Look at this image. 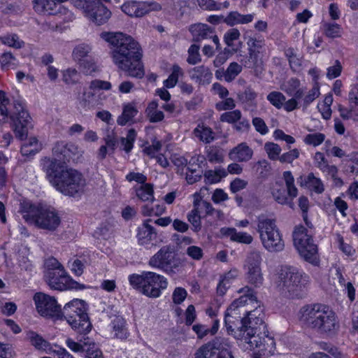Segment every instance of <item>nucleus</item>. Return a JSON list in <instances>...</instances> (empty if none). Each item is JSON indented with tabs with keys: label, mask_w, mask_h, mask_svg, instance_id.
Wrapping results in <instances>:
<instances>
[{
	"label": "nucleus",
	"mask_w": 358,
	"mask_h": 358,
	"mask_svg": "<svg viewBox=\"0 0 358 358\" xmlns=\"http://www.w3.org/2000/svg\"><path fill=\"white\" fill-rule=\"evenodd\" d=\"M241 36L238 29L232 28L229 29L224 35V41L228 47H235L234 41H237Z\"/></svg>",
	"instance_id": "4d7b16f0"
},
{
	"label": "nucleus",
	"mask_w": 358,
	"mask_h": 358,
	"mask_svg": "<svg viewBox=\"0 0 358 358\" xmlns=\"http://www.w3.org/2000/svg\"><path fill=\"white\" fill-rule=\"evenodd\" d=\"M305 182L307 187L317 194H322L324 191V187L322 180L316 178L313 173L308 175Z\"/></svg>",
	"instance_id": "ea45409f"
},
{
	"label": "nucleus",
	"mask_w": 358,
	"mask_h": 358,
	"mask_svg": "<svg viewBox=\"0 0 358 358\" xmlns=\"http://www.w3.org/2000/svg\"><path fill=\"white\" fill-rule=\"evenodd\" d=\"M149 265L162 269L167 273H174V268L178 266V262L173 248L166 245L150 259Z\"/></svg>",
	"instance_id": "ddd939ff"
},
{
	"label": "nucleus",
	"mask_w": 358,
	"mask_h": 358,
	"mask_svg": "<svg viewBox=\"0 0 358 358\" xmlns=\"http://www.w3.org/2000/svg\"><path fill=\"white\" fill-rule=\"evenodd\" d=\"M0 66L2 71H6L17 67V59L10 52L0 55Z\"/></svg>",
	"instance_id": "c9c22d12"
},
{
	"label": "nucleus",
	"mask_w": 358,
	"mask_h": 358,
	"mask_svg": "<svg viewBox=\"0 0 358 358\" xmlns=\"http://www.w3.org/2000/svg\"><path fill=\"white\" fill-rule=\"evenodd\" d=\"M242 66L237 62H231L226 71L222 70L224 80L227 82H231L241 72Z\"/></svg>",
	"instance_id": "a18cd8bd"
},
{
	"label": "nucleus",
	"mask_w": 358,
	"mask_h": 358,
	"mask_svg": "<svg viewBox=\"0 0 358 358\" xmlns=\"http://www.w3.org/2000/svg\"><path fill=\"white\" fill-rule=\"evenodd\" d=\"M194 358H234V356L227 340L216 337L199 347Z\"/></svg>",
	"instance_id": "9d476101"
},
{
	"label": "nucleus",
	"mask_w": 358,
	"mask_h": 358,
	"mask_svg": "<svg viewBox=\"0 0 358 358\" xmlns=\"http://www.w3.org/2000/svg\"><path fill=\"white\" fill-rule=\"evenodd\" d=\"M34 301L41 315L56 319L61 317V308L54 297L38 292L34 294Z\"/></svg>",
	"instance_id": "4468645a"
},
{
	"label": "nucleus",
	"mask_w": 358,
	"mask_h": 358,
	"mask_svg": "<svg viewBox=\"0 0 358 358\" xmlns=\"http://www.w3.org/2000/svg\"><path fill=\"white\" fill-rule=\"evenodd\" d=\"M300 320L320 334L331 335L339 327L335 312L322 303L306 305L300 310Z\"/></svg>",
	"instance_id": "20e7f679"
},
{
	"label": "nucleus",
	"mask_w": 358,
	"mask_h": 358,
	"mask_svg": "<svg viewBox=\"0 0 358 358\" xmlns=\"http://www.w3.org/2000/svg\"><path fill=\"white\" fill-rule=\"evenodd\" d=\"M245 278L248 283L259 287L263 285L264 277L262 272V268H245Z\"/></svg>",
	"instance_id": "2f4dec72"
},
{
	"label": "nucleus",
	"mask_w": 358,
	"mask_h": 358,
	"mask_svg": "<svg viewBox=\"0 0 358 358\" xmlns=\"http://www.w3.org/2000/svg\"><path fill=\"white\" fill-rule=\"evenodd\" d=\"M299 150L294 148L289 152H285L280 155L279 161L281 163H292L294 160L299 157Z\"/></svg>",
	"instance_id": "338daca9"
},
{
	"label": "nucleus",
	"mask_w": 358,
	"mask_h": 358,
	"mask_svg": "<svg viewBox=\"0 0 358 358\" xmlns=\"http://www.w3.org/2000/svg\"><path fill=\"white\" fill-rule=\"evenodd\" d=\"M255 14L242 15L237 11L230 12L224 19V22L233 27L237 24H245L253 21Z\"/></svg>",
	"instance_id": "a878e982"
},
{
	"label": "nucleus",
	"mask_w": 358,
	"mask_h": 358,
	"mask_svg": "<svg viewBox=\"0 0 358 358\" xmlns=\"http://www.w3.org/2000/svg\"><path fill=\"white\" fill-rule=\"evenodd\" d=\"M34 10L40 14L54 15L56 13V6L52 0H34Z\"/></svg>",
	"instance_id": "c756f323"
},
{
	"label": "nucleus",
	"mask_w": 358,
	"mask_h": 358,
	"mask_svg": "<svg viewBox=\"0 0 358 358\" xmlns=\"http://www.w3.org/2000/svg\"><path fill=\"white\" fill-rule=\"evenodd\" d=\"M28 338L33 346L38 350H44L48 353L52 352V347L50 343L45 340L41 336L34 331H29L28 333ZM55 350H52L54 352Z\"/></svg>",
	"instance_id": "c85d7f7f"
},
{
	"label": "nucleus",
	"mask_w": 358,
	"mask_h": 358,
	"mask_svg": "<svg viewBox=\"0 0 358 358\" xmlns=\"http://www.w3.org/2000/svg\"><path fill=\"white\" fill-rule=\"evenodd\" d=\"M238 293L242 294V295L230 304L225 312V315L241 316L242 314H246L247 316L248 313L250 312L244 309L247 302L248 301L250 302H257L255 293L250 287L245 286L238 290Z\"/></svg>",
	"instance_id": "2eb2a0df"
},
{
	"label": "nucleus",
	"mask_w": 358,
	"mask_h": 358,
	"mask_svg": "<svg viewBox=\"0 0 358 358\" xmlns=\"http://www.w3.org/2000/svg\"><path fill=\"white\" fill-rule=\"evenodd\" d=\"M67 346L73 352H85V349H87L90 342L87 340V341H81L80 343L75 342L71 338H68L66 341Z\"/></svg>",
	"instance_id": "0e129e2a"
},
{
	"label": "nucleus",
	"mask_w": 358,
	"mask_h": 358,
	"mask_svg": "<svg viewBox=\"0 0 358 358\" xmlns=\"http://www.w3.org/2000/svg\"><path fill=\"white\" fill-rule=\"evenodd\" d=\"M98 96V92L89 87L79 97V103L84 108L90 109L94 108L99 103Z\"/></svg>",
	"instance_id": "cd10ccee"
},
{
	"label": "nucleus",
	"mask_w": 358,
	"mask_h": 358,
	"mask_svg": "<svg viewBox=\"0 0 358 358\" xmlns=\"http://www.w3.org/2000/svg\"><path fill=\"white\" fill-rule=\"evenodd\" d=\"M264 315L261 308H257L249 313V325L238 338L246 344V350L259 348L264 355L274 354L275 343L273 337L266 334V326L264 321Z\"/></svg>",
	"instance_id": "f03ea898"
},
{
	"label": "nucleus",
	"mask_w": 358,
	"mask_h": 358,
	"mask_svg": "<svg viewBox=\"0 0 358 358\" xmlns=\"http://www.w3.org/2000/svg\"><path fill=\"white\" fill-rule=\"evenodd\" d=\"M113 329L115 336L117 338L124 339L127 337V331L125 327V320L122 317H116L113 320Z\"/></svg>",
	"instance_id": "a19ab883"
},
{
	"label": "nucleus",
	"mask_w": 358,
	"mask_h": 358,
	"mask_svg": "<svg viewBox=\"0 0 358 358\" xmlns=\"http://www.w3.org/2000/svg\"><path fill=\"white\" fill-rule=\"evenodd\" d=\"M283 179L285 180L287 194L292 198H295L298 194V189L294 185V178L289 171L283 173Z\"/></svg>",
	"instance_id": "37998d69"
},
{
	"label": "nucleus",
	"mask_w": 358,
	"mask_h": 358,
	"mask_svg": "<svg viewBox=\"0 0 358 358\" xmlns=\"http://www.w3.org/2000/svg\"><path fill=\"white\" fill-rule=\"evenodd\" d=\"M264 150L270 159H280L281 148L280 147L279 145L272 142H267L264 144Z\"/></svg>",
	"instance_id": "3c124183"
},
{
	"label": "nucleus",
	"mask_w": 358,
	"mask_h": 358,
	"mask_svg": "<svg viewBox=\"0 0 358 358\" xmlns=\"http://www.w3.org/2000/svg\"><path fill=\"white\" fill-rule=\"evenodd\" d=\"M247 44L249 50L263 52L265 47V40L262 36L255 35L248 38Z\"/></svg>",
	"instance_id": "09e8293b"
},
{
	"label": "nucleus",
	"mask_w": 358,
	"mask_h": 358,
	"mask_svg": "<svg viewBox=\"0 0 358 358\" xmlns=\"http://www.w3.org/2000/svg\"><path fill=\"white\" fill-rule=\"evenodd\" d=\"M189 74L192 80L201 85L209 84L213 78L210 69L204 65L194 67Z\"/></svg>",
	"instance_id": "b1692460"
},
{
	"label": "nucleus",
	"mask_w": 358,
	"mask_h": 358,
	"mask_svg": "<svg viewBox=\"0 0 358 358\" xmlns=\"http://www.w3.org/2000/svg\"><path fill=\"white\" fill-rule=\"evenodd\" d=\"M137 108L131 103H128L123 107L122 113L118 117L117 122L119 125L124 126L129 122H133V118L138 114Z\"/></svg>",
	"instance_id": "7c9ffc66"
},
{
	"label": "nucleus",
	"mask_w": 358,
	"mask_h": 358,
	"mask_svg": "<svg viewBox=\"0 0 358 358\" xmlns=\"http://www.w3.org/2000/svg\"><path fill=\"white\" fill-rule=\"evenodd\" d=\"M189 31L192 35L193 41L195 42L211 38L215 32L214 28L203 23L192 24L189 27Z\"/></svg>",
	"instance_id": "412c9836"
},
{
	"label": "nucleus",
	"mask_w": 358,
	"mask_h": 358,
	"mask_svg": "<svg viewBox=\"0 0 358 358\" xmlns=\"http://www.w3.org/2000/svg\"><path fill=\"white\" fill-rule=\"evenodd\" d=\"M252 155V150L245 143H241L231 150L229 157L234 161L242 162L249 161Z\"/></svg>",
	"instance_id": "393cba45"
},
{
	"label": "nucleus",
	"mask_w": 358,
	"mask_h": 358,
	"mask_svg": "<svg viewBox=\"0 0 358 358\" xmlns=\"http://www.w3.org/2000/svg\"><path fill=\"white\" fill-rule=\"evenodd\" d=\"M200 46L196 44H192L188 49V57L187 62L192 65H195L201 61V57L199 53Z\"/></svg>",
	"instance_id": "603ef678"
},
{
	"label": "nucleus",
	"mask_w": 358,
	"mask_h": 358,
	"mask_svg": "<svg viewBox=\"0 0 358 358\" xmlns=\"http://www.w3.org/2000/svg\"><path fill=\"white\" fill-rule=\"evenodd\" d=\"M80 78V73L76 69L69 68L62 72V80L66 85L76 84L78 83Z\"/></svg>",
	"instance_id": "8fccbe9b"
},
{
	"label": "nucleus",
	"mask_w": 358,
	"mask_h": 358,
	"mask_svg": "<svg viewBox=\"0 0 358 358\" xmlns=\"http://www.w3.org/2000/svg\"><path fill=\"white\" fill-rule=\"evenodd\" d=\"M19 213L27 223L50 231H55L61 223L60 217L55 210L29 201L20 203Z\"/></svg>",
	"instance_id": "39448f33"
},
{
	"label": "nucleus",
	"mask_w": 358,
	"mask_h": 358,
	"mask_svg": "<svg viewBox=\"0 0 358 358\" xmlns=\"http://www.w3.org/2000/svg\"><path fill=\"white\" fill-rule=\"evenodd\" d=\"M242 114L241 110H234L229 112H225L220 115V121L235 124L238 120L241 119Z\"/></svg>",
	"instance_id": "864d4df0"
},
{
	"label": "nucleus",
	"mask_w": 358,
	"mask_h": 358,
	"mask_svg": "<svg viewBox=\"0 0 358 358\" xmlns=\"http://www.w3.org/2000/svg\"><path fill=\"white\" fill-rule=\"evenodd\" d=\"M257 230L259 234L260 240H263L267 236L271 235L273 233L279 231L275 220L260 215L257 217Z\"/></svg>",
	"instance_id": "aec40b11"
},
{
	"label": "nucleus",
	"mask_w": 358,
	"mask_h": 358,
	"mask_svg": "<svg viewBox=\"0 0 358 358\" xmlns=\"http://www.w3.org/2000/svg\"><path fill=\"white\" fill-rule=\"evenodd\" d=\"M77 152L78 148L75 144L65 141H58L52 148V153L58 159H54L53 161L62 162L64 164L65 161L69 162Z\"/></svg>",
	"instance_id": "6ab92c4d"
},
{
	"label": "nucleus",
	"mask_w": 358,
	"mask_h": 358,
	"mask_svg": "<svg viewBox=\"0 0 358 358\" xmlns=\"http://www.w3.org/2000/svg\"><path fill=\"white\" fill-rule=\"evenodd\" d=\"M162 8V6L157 2L136 1L125 2L121 6L122 11L131 17H141L150 11H158Z\"/></svg>",
	"instance_id": "dca6fc26"
},
{
	"label": "nucleus",
	"mask_w": 358,
	"mask_h": 358,
	"mask_svg": "<svg viewBox=\"0 0 358 358\" xmlns=\"http://www.w3.org/2000/svg\"><path fill=\"white\" fill-rule=\"evenodd\" d=\"M193 0H164V9L178 12L181 15L185 13V9L189 6Z\"/></svg>",
	"instance_id": "473e14b6"
},
{
	"label": "nucleus",
	"mask_w": 358,
	"mask_h": 358,
	"mask_svg": "<svg viewBox=\"0 0 358 358\" xmlns=\"http://www.w3.org/2000/svg\"><path fill=\"white\" fill-rule=\"evenodd\" d=\"M129 279L135 289L150 298L159 297L168 285L166 278L151 271H143L141 275L132 274Z\"/></svg>",
	"instance_id": "6e6552de"
},
{
	"label": "nucleus",
	"mask_w": 358,
	"mask_h": 358,
	"mask_svg": "<svg viewBox=\"0 0 358 358\" xmlns=\"http://www.w3.org/2000/svg\"><path fill=\"white\" fill-rule=\"evenodd\" d=\"M136 137V132L134 129H130L128 131L127 137L121 138V143L124 146V150L129 153L133 148L134 142Z\"/></svg>",
	"instance_id": "5fc2aeb1"
},
{
	"label": "nucleus",
	"mask_w": 358,
	"mask_h": 358,
	"mask_svg": "<svg viewBox=\"0 0 358 358\" xmlns=\"http://www.w3.org/2000/svg\"><path fill=\"white\" fill-rule=\"evenodd\" d=\"M200 213L201 210H199V206L194 205L193 209L187 214V220L192 225V230L194 232H198L201 229Z\"/></svg>",
	"instance_id": "79ce46f5"
},
{
	"label": "nucleus",
	"mask_w": 358,
	"mask_h": 358,
	"mask_svg": "<svg viewBox=\"0 0 358 358\" xmlns=\"http://www.w3.org/2000/svg\"><path fill=\"white\" fill-rule=\"evenodd\" d=\"M45 280L52 289L64 291L66 289H83L85 285L80 284L69 276L64 268L56 272H45Z\"/></svg>",
	"instance_id": "f8f14e48"
},
{
	"label": "nucleus",
	"mask_w": 358,
	"mask_h": 358,
	"mask_svg": "<svg viewBox=\"0 0 358 358\" xmlns=\"http://www.w3.org/2000/svg\"><path fill=\"white\" fill-rule=\"evenodd\" d=\"M101 37L109 43L110 56L118 69L131 77L144 76L142 50L136 40L122 32H103Z\"/></svg>",
	"instance_id": "f257e3e1"
},
{
	"label": "nucleus",
	"mask_w": 358,
	"mask_h": 358,
	"mask_svg": "<svg viewBox=\"0 0 358 358\" xmlns=\"http://www.w3.org/2000/svg\"><path fill=\"white\" fill-rule=\"evenodd\" d=\"M220 232L222 236L229 237L230 240L234 242L248 245L253 241L250 234L246 232L237 231L235 228L222 227Z\"/></svg>",
	"instance_id": "4be33fe9"
},
{
	"label": "nucleus",
	"mask_w": 358,
	"mask_h": 358,
	"mask_svg": "<svg viewBox=\"0 0 358 358\" xmlns=\"http://www.w3.org/2000/svg\"><path fill=\"white\" fill-rule=\"evenodd\" d=\"M324 29L326 36L329 38H336L341 36V27L336 23H325Z\"/></svg>",
	"instance_id": "052dcab7"
},
{
	"label": "nucleus",
	"mask_w": 358,
	"mask_h": 358,
	"mask_svg": "<svg viewBox=\"0 0 358 358\" xmlns=\"http://www.w3.org/2000/svg\"><path fill=\"white\" fill-rule=\"evenodd\" d=\"M267 99L273 106L279 109L282 107L286 98L281 92L274 91L268 94Z\"/></svg>",
	"instance_id": "6e6d98bb"
},
{
	"label": "nucleus",
	"mask_w": 358,
	"mask_h": 358,
	"mask_svg": "<svg viewBox=\"0 0 358 358\" xmlns=\"http://www.w3.org/2000/svg\"><path fill=\"white\" fill-rule=\"evenodd\" d=\"M272 195L275 201L280 204L288 203L285 189L281 187L279 189L273 188Z\"/></svg>",
	"instance_id": "774afa93"
},
{
	"label": "nucleus",
	"mask_w": 358,
	"mask_h": 358,
	"mask_svg": "<svg viewBox=\"0 0 358 358\" xmlns=\"http://www.w3.org/2000/svg\"><path fill=\"white\" fill-rule=\"evenodd\" d=\"M13 123V131L16 138L24 140L27 137L28 130L32 127L31 117L24 109V103L20 100L13 102V111L10 116Z\"/></svg>",
	"instance_id": "9b49d317"
},
{
	"label": "nucleus",
	"mask_w": 358,
	"mask_h": 358,
	"mask_svg": "<svg viewBox=\"0 0 358 358\" xmlns=\"http://www.w3.org/2000/svg\"><path fill=\"white\" fill-rule=\"evenodd\" d=\"M339 111L341 117L344 120L353 119L355 121H358V108H356L354 106H350V108L348 109L339 106Z\"/></svg>",
	"instance_id": "bf43d9fd"
},
{
	"label": "nucleus",
	"mask_w": 358,
	"mask_h": 358,
	"mask_svg": "<svg viewBox=\"0 0 358 358\" xmlns=\"http://www.w3.org/2000/svg\"><path fill=\"white\" fill-rule=\"evenodd\" d=\"M261 241L265 249L271 252L282 251L285 247L284 241L282 238L280 230L273 233L268 236H266V237Z\"/></svg>",
	"instance_id": "5701e85b"
},
{
	"label": "nucleus",
	"mask_w": 358,
	"mask_h": 358,
	"mask_svg": "<svg viewBox=\"0 0 358 358\" xmlns=\"http://www.w3.org/2000/svg\"><path fill=\"white\" fill-rule=\"evenodd\" d=\"M293 241L301 257L313 265L318 264L317 246L306 228L303 226L296 227L293 232Z\"/></svg>",
	"instance_id": "1a4fd4ad"
},
{
	"label": "nucleus",
	"mask_w": 358,
	"mask_h": 358,
	"mask_svg": "<svg viewBox=\"0 0 358 358\" xmlns=\"http://www.w3.org/2000/svg\"><path fill=\"white\" fill-rule=\"evenodd\" d=\"M325 139V135L322 133H313L306 135L304 138V142L307 145L317 146L323 143Z\"/></svg>",
	"instance_id": "13d9d810"
},
{
	"label": "nucleus",
	"mask_w": 358,
	"mask_h": 358,
	"mask_svg": "<svg viewBox=\"0 0 358 358\" xmlns=\"http://www.w3.org/2000/svg\"><path fill=\"white\" fill-rule=\"evenodd\" d=\"M257 93L250 87L238 94V98L242 103L252 102L257 98Z\"/></svg>",
	"instance_id": "680f3d73"
},
{
	"label": "nucleus",
	"mask_w": 358,
	"mask_h": 358,
	"mask_svg": "<svg viewBox=\"0 0 358 358\" xmlns=\"http://www.w3.org/2000/svg\"><path fill=\"white\" fill-rule=\"evenodd\" d=\"M152 219H147L138 227L136 238L139 245L150 248L153 245L152 241L157 237L155 229L150 224Z\"/></svg>",
	"instance_id": "a211bd4d"
},
{
	"label": "nucleus",
	"mask_w": 358,
	"mask_h": 358,
	"mask_svg": "<svg viewBox=\"0 0 358 358\" xmlns=\"http://www.w3.org/2000/svg\"><path fill=\"white\" fill-rule=\"evenodd\" d=\"M158 103L157 101H153L150 102L146 110L147 116L150 122H158L163 120L164 117V113L157 109Z\"/></svg>",
	"instance_id": "f704fd0d"
},
{
	"label": "nucleus",
	"mask_w": 358,
	"mask_h": 358,
	"mask_svg": "<svg viewBox=\"0 0 358 358\" xmlns=\"http://www.w3.org/2000/svg\"><path fill=\"white\" fill-rule=\"evenodd\" d=\"M262 256L260 252L252 250L248 253L244 264V268H261Z\"/></svg>",
	"instance_id": "e433bc0d"
},
{
	"label": "nucleus",
	"mask_w": 358,
	"mask_h": 358,
	"mask_svg": "<svg viewBox=\"0 0 358 358\" xmlns=\"http://www.w3.org/2000/svg\"><path fill=\"white\" fill-rule=\"evenodd\" d=\"M66 319L72 329L80 334H86L91 331L92 324L87 313V305L80 299H73L66 303L61 310V317Z\"/></svg>",
	"instance_id": "0eeeda50"
},
{
	"label": "nucleus",
	"mask_w": 358,
	"mask_h": 358,
	"mask_svg": "<svg viewBox=\"0 0 358 358\" xmlns=\"http://www.w3.org/2000/svg\"><path fill=\"white\" fill-rule=\"evenodd\" d=\"M78 65L80 70L85 75H92L98 71V66L93 56L79 63Z\"/></svg>",
	"instance_id": "49530a36"
},
{
	"label": "nucleus",
	"mask_w": 358,
	"mask_h": 358,
	"mask_svg": "<svg viewBox=\"0 0 358 358\" xmlns=\"http://www.w3.org/2000/svg\"><path fill=\"white\" fill-rule=\"evenodd\" d=\"M249 313L245 317L224 315L225 327L229 335L238 340L249 325Z\"/></svg>",
	"instance_id": "f3484780"
},
{
	"label": "nucleus",
	"mask_w": 358,
	"mask_h": 358,
	"mask_svg": "<svg viewBox=\"0 0 358 358\" xmlns=\"http://www.w3.org/2000/svg\"><path fill=\"white\" fill-rule=\"evenodd\" d=\"M206 158L203 155H195L187 162V170L196 173L197 170H202L206 164Z\"/></svg>",
	"instance_id": "4c0bfd02"
},
{
	"label": "nucleus",
	"mask_w": 358,
	"mask_h": 358,
	"mask_svg": "<svg viewBox=\"0 0 358 358\" xmlns=\"http://www.w3.org/2000/svg\"><path fill=\"white\" fill-rule=\"evenodd\" d=\"M45 170L50 182L63 194L76 196L83 192L85 179L77 170L57 161H50Z\"/></svg>",
	"instance_id": "7ed1b4c3"
},
{
	"label": "nucleus",
	"mask_w": 358,
	"mask_h": 358,
	"mask_svg": "<svg viewBox=\"0 0 358 358\" xmlns=\"http://www.w3.org/2000/svg\"><path fill=\"white\" fill-rule=\"evenodd\" d=\"M262 52L248 49V57L243 62V65L247 68L257 67L262 64Z\"/></svg>",
	"instance_id": "c03bdc74"
},
{
	"label": "nucleus",
	"mask_w": 358,
	"mask_h": 358,
	"mask_svg": "<svg viewBox=\"0 0 358 358\" xmlns=\"http://www.w3.org/2000/svg\"><path fill=\"white\" fill-rule=\"evenodd\" d=\"M85 358H103L101 350L94 343H90L85 349Z\"/></svg>",
	"instance_id": "69168bd1"
},
{
	"label": "nucleus",
	"mask_w": 358,
	"mask_h": 358,
	"mask_svg": "<svg viewBox=\"0 0 358 358\" xmlns=\"http://www.w3.org/2000/svg\"><path fill=\"white\" fill-rule=\"evenodd\" d=\"M309 280V276L297 268L284 266L278 272L277 287L287 296L300 297Z\"/></svg>",
	"instance_id": "423d86ee"
},
{
	"label": "nucleus",
	"mask_w": 358,
	"mask_h": 358,
	"mask_svg": "<svg viewBox=\"0 0 358 358\" xmlns=\"http://www.w3.org/2000/svg\"><path fill=\"white\" fill-rule=\"evenodd\" d=\"M194 135L203 142L210 143L214 139L213 132L210 127L198 125L194 130Z\"/></svg>",
	"instance_id": "58836bf2"
},
{
	"label": "nucleus",
	"mask_w": 358,
	"mask_h": 358,
	"mask_svg": "<svg viewBox=\"0 0 358 358\" xmlns=\"http://www.w3.org/2000/svg\"><path fill=\"white\" fill-rule=\"evenodd\" d=\"M0 40L3 44L17 49L21 48L24 45V42L20 41L16 34H6L1 36Z\"/></svg>",
	"instance_id": "de8ad7c7"
},
{
	"label": "nucleus",
	"mask_w": 358,
	"mask_h": 358,
	"mask_svg": "<svg viewBox=\"0 0 358 358\" xmlns=\"http://www.w3.org/2000/svg\"><path fill=\"white\" fill-rule=\"evenodd\" d=\"M136 195L142 201L152 202L155 200L153 185L150 183L142 185L136 189Z\"/></svg>",
	"instance_id": "72a5a7b5"
},
{
	"label": "nucleus",
	"mask_w": 358,
	"mask_h": 358,
	"mask_svg": "<svg viewBox=\"0 0 358 358\" xmlns=\"http://www.w3.org/2000/svg\"><path fill=\"white\" fill-rule=\"evenodd\" d=\"M92 56V47L86 43L76 45L72 52V59L77 64Z\"/></svg>",
	"instance_id": "bb28decb"
},
{
	"label": "nucleus",
	"mask_w": 358,
	"mask_h": 358,
	"mask_svg": "<svg viewBox=\"0 0 358 358\" xmlns=\"http://www.w3.org/2000/svg\"><path fill=\"white\" fill-rule=\"evenodd\" d=\"M206 157L211 163H221L223 161L222 152L216 148L209 147L207 150Z\"/></svg>",
	"instance_id": "e2e57ef3"
}]
</instances>
